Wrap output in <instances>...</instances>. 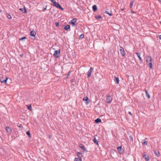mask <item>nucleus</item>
I'll use <instances>...</instances> for the list:
<instances>
[{
    "mask_svg": "<svg viewBox=\"0 0 161 161\" xmlns=\"http://www.w3.org/2000/svg\"><path fill=\"white\" fill-rule=\"evenodd\" d=\"M152 58L150 57L147 56L146 57V62L147 65L150 69L153 68Z\"/></svg>",
    "mask_w": 161,
    "mask_h": 161,
    "instance_id": "obj_1",
    "label": "nucleus"
},
{
    "mask_svg": "<svg viewBox=\"0 0 161 161\" xmlns=\"http://www.w3.org/2000/svg\"><path fill=\"white\" fill-rule=\"evenodd\" d=\"M53 5L56 7V8L60 9L61 10H64L63 8H62L61 5L59 4L58 2L53 1Z\"/></svg>",
    "mask_w": 161,
    "mask_h": 161,
    "instance_id": "obj_2",
    "label": "nucleus"
},
{
    "mask_svg": "<svg viewBox=\"0 0 161 161\" xmlns=\"http://www.w3.org/2000/svg\"><path fill=\"white\" fill-rule=\"evenodd\" d=\"M60 51L59 50H55L54 51L53 56L54 57L58 58L60 54Z\"/></svg>",
    "mask_w": 161,
    "mask_h": 161,
    "instance_id": "obj_3",
    "label": "nucleus"
},
{
    "mask_svg": "<svg viewBox=\"0 0 161 161\" xmlns=\"http://www.w3.org/2000/svg\"><path fill=\"white\" fill-rule=\"evenodd\" d=\"M119 51L122 56L124 57L125 56V52L124 51V49L122 47H120Z\"/></svg>",
    "mask_w": 161,
    "mask_h": 161,
    "instance_id": "obj_4",
    "label": "nucleus"
},
{
    "mask_svg": "<svg viewBox=\"0 0 161 161\" xmlns=\"http://www.w3.org/2000/svg\"><path fill=\"white\" fill-rule=\"evenodd\" d=\"M112 98L111 96L110 95H108L107 96V98L106 99V102L108 103H110L112 100Z\"/></svg>",
    "mask_w": 161,
    "mask_h": 161,
    "instance_id": "obj_5",
    "label": "nucleus"
},
{
    "mask_svg": "<svg viewBox=\"0 0 161 161\" xmlns=\"http://www.w3.org/2000/svg\"><path fill=\"white\" fill-rule=\"evenodd\" d=\"M93 70V69L92 68H91L87 72V77H89L91 75L92 73Z\"/></svg>",
    "mask_w": 161,
    "mask_h": 161,
    "instance_id": "obj_6",
    "label": "nucleus"
},
{
    "mask_svg": "<svg viewBox=\"0 0 161 161\" xmlns=\"http://www.w3.org/2000/svg\"><path fill=\"white\" fill-rule=\"evenodd\" d=\"M77 19L76 18L73 19L70 21V23L73 26H74L75 25V23L76 22Z\"/></svg>",
    "mask_w": 161,
    "mask_h": 161,
    "instance_id": "obj_7",
    "label": "nucleus"
},
{
    "mask_svg": "<svg viewBox=\"0 0 161 161\" xmlns=\"http://www.w3.org/2000/svg\"><path fill=\"white\" fill-rule=\"evenodd\" d=\"M83 100L85 101V103L88 105L89 103V99L87 97H86L83 98Z\"/></svg>",
    "mask_w": 161,
    "mask_h": 161,
    "instance_id": "obj_8",
    "label": "nucleus"
},
{
    "mask_svg": "<svg viewBox=\"0 0 161 161\" xmlns=\"http://www.w3.org/2000/svg\"><path fill=\"white\" fill-rule=\"evenodd\" d=\"M8 79V78L7 77L5 80H4L3 78H1L0 79V81L2 83L6 84Z\"/></svg>",
    "mask_w": 161,
    "mask_h": 161,
    "instance_id": "obj_9",
    "label": "nucleus"
},
{
    "mask_svg": "<svg viewBox=\"0 0 161 161\" xmlns=\"http://www.w3.org/2000/svg\"><path fill=\"white\" fill-rule=\"evenodd\" d=\"M143 156L145 158L146 161H148L149 160V158L146 154L144 153Z\"/></svg>",
    "mask_w": 161,
    "mask_h": 161,
    "instance_id": "obj_10",
    "label": "nucleus"
},
{
    "mask_svg": "<svg viewBox=\"0 0 161 161\" xmlns=\"http://www.w3.org/2000/svg\"><path fill=\"white\" fill-rule=\"evenodd\" d=\"M114 81L117 84H119V80L118 77H116V76L114 77Z\"/></svg>",
    "mask_w": 161,
    "mask_h": 161,
    "instance_id": "obj_11",
    "label": "nucleus"
},
{
    "mask_svg": "<svg viewBox=\"0 0 161 161\" xmlns=\"http://www.w3.org/2000/svg\"><path fill=\"white\" fill-rule=\"evenodd\" d=\"M93 141L94 142V143L96 145H97L98 146L99 145L98 142L95 137V136H94V139L93 140Z\"/></svg>",
    "mask_w": 161,
    "mask_h": 161,
    "instance_id": "obj_12",
    "label": "nucleus"
},
{
    "mask_svg": "<svg viewBox=\"0 0 161 161\" xmlns=\"http://www.w3.org/2000/svg\"><path fill=\"white\" fill-rule=\"evenodd\" d=\"M74 161H82L81 158L79 156V157L78 158H75Z\"/></svg>",
    "mask_w": 161,
    "mask_h": 161,
    "instance_id": "obj_13",
    "label": "nucleus"
},
{
    "mask_svg": "<svg viewBox=\"0 0 161 161\" xmlns=\"http://www.w3.org/2000/svg\"><path fill=\"white\" fill-rule=\"evenodd\" d=\"M6 130L8 132H10L12 131V130L9 126H6Z\"/></svg>",
    "mask_w": 161,
    "mask_h": 161,
    "instance_id": "obj_14",
    "label": "nucleus"
},
{
    "mask_svg": "<svg viewBox=\"0 0 161 161\" xmlns=\"http://www.w3.org/2000/svg\"><path fill=\"white\" fill-rule=\"evenodd\" d=\"M36 33L34 31H31L30 32V35L33 36H35Z\"/></svg>",
    "mask_w": 161,
    "mask_h": 161,
    "instance_id": "obj_15",
    "label": "nucleus"
},
{
    "mask_svg": "<svg viewBox=\"0 0 161 161\" xmlns=\"http://www.w3.org/2000/svg\"><path fill=\"white\" fill-rule=\"evenodd\" d=\"M145 93H146V96L147 97L148 99H149L150 98V96L149 95L148 92H147V91L146 90H145Z\"/></svg>",
    "mask_w": 161,
    "mask_h": 161,
    "instance_id": "obj_16",
    "label": "nucleus"
},
{
    "mask_svg": "<svg viewBox=\"0 0 161 161\" xmlns=\"http://www.w3.org/2000/svg\"><path fill=\"white\" fill-rule=\"evenodd\" d=\"M92 8L94 11H96L97 10V8L96 5H93Z\"/></svg>",
    "mask_w": 161,
    "mask_h": 161,
    "instance_id": "obj_17",
    "label": "nucleus"
},
{
    "mask_svg": "<svg viewBox=\"0 0 161 161\" xmlns=\"http://www.w3.org/2000/svg\"><path fill=\"white\" fill-rule=\"evenodd\" d=\"M19 10L25 14L27 13L26 10L25 8H20Z\"/></svg>",
    "mask_w": 161,
    "mask_h": 161,
    "instance_id": "obj_18",
    "label": "nucleus"
},
{
    "mask_svg": "<svg viewBox=\"0 0 161 161\" xmlns=\"http://www.w3.org/2000/svg\"><path fill=\"white\" fill-rule=\"evenodd\" d=\"M95 122L96 123H98L99 122H101V120L100 118H97L95 119Z\"/></svg>",
    "mask_w": 161,
    "mask_h": 161,
    "instance_id": "obj_19",
    "label": "nucleus"
},
{
    "mask_svg": "<svg viewBox=\"0 0 161 161\" xmlns=\"http://www.w3.org/2000/svg\"><path fill=\"white\" fill-rule=\"evenodd\" d=\"M79 147L81 148L82 150H83L84 151L86 150V149L83 145H80Z\"/></svg>",
    "mask_w": 161,
    "mask_h": 161,
    "instance_id": "obj_20",
    "label": "nucleus"
},
{
    "mask_svg": "<svg viewBox=\"0 0 161 161\" xmlns=\"http://www.w3.org/2000/svg\"><path fill=\"white\" fill-rule=\"evenodd\" d=\"M136 53L137 55V56L139 58V60L141 61H142V59L141 57H140V55L139 54V53Z\"/></svg>",
    "mask_w": 161,
    "mask_h": 161,
    "instance_id": "obj_21",
    "label": "nucleus"
},
{
    "mask_svg": "<svg viewBox=\"0 0 161 161\" xmlns=\"http://www.w3.org/2000/svg\"><path fill=\"white\" fill-rule=\"evenodd\" d=\"M154 153L157 156H158L159 155V151H154Z\"/></svg>",
    "mask_w": 161,
    "mask_h": 161,
    "instance_id": "obj_22",
    "label": "nucleus"
},
{
    "mask_svg": "<svg viewBox=\"0 0 161 161\" xmlns=\"http://www.w3.org/2000/svg\"><path fill=\"white\" fill-rule=\"evenodd\" d=\"M122 148L121 146L119 147H117L118 150L119 152L120 153H121V152L122 151Z\"/></svg>",
    "mask_w": 161,
    "mask_h": 161,
    "instance_id": "obj_23",
    "label": "nucleus"
},
{
    "mask_svg": "<svg viewBox=\"0 0 161 161\" xmlns=\"http://www.w3.org/2000/svg\"><path fill=\"white\" fill-rule=\"evenodd\" d=\"M70 28V27L69 25H67L64 27V29L66 30H68Z\"/></svg>",
    "mask_w": 161,
    "mask_h": 161,
    "instance_id": "obj_24",
    "label": "nucleus"
},
{
    "mask_svg": "<svg viewBox=\"0 0 161 161\" xmlns=\"http://www.w3.org/2000/svg\"><path fill=\"white\" fill-rule=\"evenodd\" d=\"M95 17L97 19H99L102 18V17L100 15H99L98 16H95Z\"/></svg>",
    "mask_w": 161,
    "mask_h": 161,
    "instance_id": "obj_25",
    "label": "nucleus"
},
{
    "mask_svg": "<svg viewBox=\"0 0 161 161\" xmlns=\"http://www.w3.org/2000/svg\"><path fill=\"white\" fill-rule=\"evenodd\" d=\"M26 134L29 136V137H31L30 133L29 130H28L26 131Z\"/></svg>",
    "mask_w": 161,
    "mask_h": 161,
    "instance_id": "obj_26",
    "label": "nucleus"
},
{
    "mask_svg": "<svg viewBox=\"0 0 161 161\" xmlns=\"http://www.w3.org/2000/svg\"><path fill=\"white\" fill-rule=\"evenodd\" d=\"M133 4V2H131L130 3V8H132Z\"/></svg>",
    "mask_w": 161,
    "mask_h": 161,
    "instance_id": "obj_27",
    "label": "nucleus"
},
{
    "mask_svg": "<svg viewBox=\"0 0 161 161\" xmlns=\"http://www.w3.org/2000/svg\"><path fill=\"white\" fill-rule=\"evenodd\" d=\"M27 108H28V109L29 110H30V111H31L32 110V108H31V105H29V106H27Z\"/></svg>",
    "mask_w": 161,
    "mask_h": 161,
    "instance_id": "obj_28",
    "label": "nucleus"
},
{
    "mask_svg": "<svg viewBox=\"0 0 161 161\" xmlns=\"http://www.w3.org/2000/svg\"><path fill=\"white\" fill-rule=\"evenodd\" d=\"M148 143V142L147 141H144L143 143H142V145L143 146L146 145H147Z\"/></svg>",
    "mask_w": 161,
    "mask_h": 161,
    "instance_id": "obj_29",
    "label": "nucleus"
},
{
    "mask_svg": "<svg viewBox=\"0 0 161 161\" xmlns=\"http://www.w3.org/2000/svg\"><path fill=\"white\" fill-rule=\"evenodd\" d=\"M17 126L19 127L20 128L22 127V125L21 124L18 123L17 124Z\"/></svg>",
    "mask_w": 161,
    "mask_h": 161,
    "instance_id": "obj_30",
    "label": "nucleus"
},
{
    "mask_svg": "<svg viewBox=\"0 0 161 161\" xmlns=\"http://www.w3.org/2000/svg\"><path fill=\"white\" fill-rule=\"evenodd\" d=\"M7 17L9 19H11L12 18L11 16L9 14L8 15Z\"/></svg>",
    "mask_w": 161,
    "mask_h": 161,
    "instance_id": "obj_31",
    "label": "nucleus"
},
{
    "mask_svg": "<svg viewBox=\"0 0 161 161\" xmlns=\"http://www.w3.org/2000/svg\"><path fill=\"white\" fill-rule=\"evenodd\" d=\"M84 34H81L80 36V38H84Z\"/></svg>",
    "mask_w": 161,
    "mask_h": 161,
    "instance_id": "obj_32",
    "label": "nucleus"
},
{
    "mask_svg": "<svg viewBox=\"0 0 161 161\" xmlns=\"http://www.w3.org/2000/svg\"><path fill=\"white\" fill-rule=\"evenodd\" d=\"M55 25L56 26H58L59 25V23L58 22H56Z\"/></svg>",
    "mask_w": 161,
    "mask_h": 161,
    "instance_id": "obj_33",
    "label": "nucleus"
},
{
    "mask_svg": "<svg viewBox=\"0 0 161 161\" xmlns=\"http://www.w3.org/2000/svg\"><path fill=\"white\" fill-rule=\"evenodd\" d=\"M26 39V37H25L24 36V37H23L20 38L19 39L20 40H22L24 39Z\"/></svg>",
    "mask_w": 161,
    "mask_h": 161,
    "instance_id": "obj_34",
    "label": "nucleus"
},
{
    "mask_svg": "<svg viewBox=\"0 0 161 161\" xmlns=\"http://www.w3.org/2000/svg\"><path fill=\"white\" fill-rule=\"evenodd\" d=\"M81 153L80 152H78L77 153V155L79 157L80 155H81Z\"/></svg>",
    "mask_w": 161,
    "mask_h": 161,
    "instance_id": "obj_35",
    "label": "nucleus"
},
{
    "mask_svg": "<svg viewBox=\"0 0 161 161\" xmlns=\"http://www.w3.org/2000/svg\"><path fill=\"white\" fill-rule=\"evenodd\" d=\"M108 14L110 16H112V14L111 13H108Z\"/></svg>",
    "mask_w": 161,
    "mask_h": 161,
    "instance_id": "obj_36",
    "label": "nucleus"
},
{
    "mask_svg": "<svg viewBox=\"0 0 161 161\" xmlns=\"http://www.w3.org/2000/svg\"><path fill=\"white\" fill-rule=\"evenodd\" d=\"M158 37L160 40H161V35H159L158 36Z\"/></svg>",
    "mask_w": 161,
    "mask_h": 161,
    "instance_id": "obj_37",
    "label": "nucleus"
},
{
    "mask_svg": "<svg viewBox=\"0 0 161 161\" xmlns=\"http://www.w3.org/2000/svg\"><path fill=\"white\" fill-rule=\"evenodd\" d=\"M121 9L122 11H124L125 9V8H121Z\"/></svg>",
    "mask_w": 161,
    "mask_h": 161,
    "instance_id": "obj_38",
    "label": "nucleus"
},
{
    "mask_svg": "<svg viewBox=\"0 0 161 161\" xmlns=\"http://www.w3.org/2000/svg\"><path fill=\"white\" fill-rule=\"evenodd\" d=\"M131 13H132L133 14H135L136 13V12L134 11H131Z\"/></svg>",
    "mask_w": 161,
    "mask_h": 161,
    "instance_id": "obj_39",
    "label": "nucleus"
},
{
    "mask_svg": "<svg viewBox=\"0 0 161 161\" xmlns=\"http://www.w3.org/2000/svg\"><path fill=\"white\" fill-rule=\"evenodd\" d=\"M105 13L106 14H108V13H109L108 11H105Z\"/></svg>",
    "mask_w": 161,
    "mask_h": 161,
    "instance_id": "obj_40",
    "label": "nucleus"
},
{
    "mask_svg": "<svg viewBox=\"0 0 161 161\" xmlns=\"http://www.w3.org/2000/svg\"><path fill=\"white\" fill-rule=\"evenodd\" d=\"M129 114H130V115H132V114H131V113L130 112H129Z\"/></svg>",
    "mask_w": 161,
    "mask_h": 161,
    "instance_id": "obj_41",
    "label": "nucleus"
},
{
    "mask_svg": "<svg viewBox=\"0 0 161 161\" xmlns=\"http://www.w3.org/2000/svg\"><path fill=\"white\" fill-rule=\"evenodd\" d=\"M50 0L52 2H53V1H54L55 0Z\"/></svg>",
    "mask_w": 161,
    "mask_h": 161,
    "instance_id": "obj_42",
    "label": "nucleus"
},
{
    "mask_svg": "<svg viewBox=\"0 0 161 161\" xmlns=\"http://www.w3.org/2000/svg\"><path fill=\"white\" fill-rule=\"evenodd\" d=\"M158 1L160 2H161V0H158Z\"/></svg>",
    "mask_w": 161,
    "mask_h": 161,
    "instance_id": "obj_43",
    "label": "nucleus"
}]
</instances>
